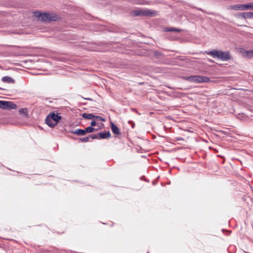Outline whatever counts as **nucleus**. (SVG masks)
I'll use <instances>...</instances> for the list:
<instances>
[{"mask_svg":"<svg viewBox=\"0 0 253 253\" xmlns=\"http://www.w3.org/2000/svg\"><path fill=\"white\" fill-rule=\"evenodd\" d=\"M207 53L213 58H216L222 61H228L231 59L230 51L224 52L219 50H213L207 52Z\"/></svg>","mask_w":253,"mask_h":253,"instance_id":"1","label":"nucleus"},{"mask_svg":"<svg viewBox=\"0 0 253 253\" xmlns=\"http://www.w3.org/2000/svg\"><path fill=\"white\" fill-rule=\"evenodd\" d=\"M34 14L42 21L49 22L57 20V17L52 13H41L40 11H36Z\"/></svg>","mask_w":253,"mask_h":253,"instance_id":"2","label":"nucleus"},{"mask_svg":"<svg viewBox=\"0 0 253 253\" xmlns=\"http://www.w3.org/2000/svg\"><path fill=\"white\" fill-rule=\"evenodd\" d=\"M182 79L184 80L194 82L196 83H208L211 80L210 78L202 76H191L189 77H183Z\"/></svg>","mask_w":253,"mask_h":253,"instance_id":"3","label":"nucleus"},{"mask_svg":"<svg viewBox=\"0 0 253 253\" xmlns=\"http://www.w3.org/2000/svg\"><path fill=\"white\" fill-rule=\"evenodd\" d=\"M229 8L234 10H245L248 9L253 10V2L248 3L247 4H235L230 6Z\"/></svg>","mask_w":253,"mask_h":253,"instance_id":"4","label":"nucleus"},{"mask_svg":"<svg viewBox=\"0 0 253 253\" xmlns=\"http://www.w3.org/2000/svg\"><path fill=\"white\" fill-rule=\"evenodd\" d=\"M17 106L11 101H0V108L4 109H16Z\"/></svg>","mask_w":253,"mask_h":253,"instance_id":"5","label":"nucleus"},{"mask_svg":"<svg viewBox=\"0 0 253 253\" xmlns=\"http://www.w3.org/2000/svg\"><path fill=\"white\" fill-rule=\"evenodd\" d=\"M61 117L58 114H55L54 113H50L47 117V121L49 122L50 120H52L56 125L61 120Z\"/></svg>","mask_w":253,"mask_h":253,"instance_id":"6","label":"nucleus"},{"mask_svg":"<svg viewBox=\"0 0 253 253\" xmlns=\"http://www.w3.org/2000/svg\"><path fill=\"white\" fill-rule=\"evenodd\" d=\"M239 51L245 57L250 58L253 57V49L246 50L244 48H240Z\"/></svg>","mask_w":253,"mask_h":253,"instance_id":"7","label":"nucleus"},{"mask_svg":"<svg viewBox=\"0 0 253 253\" xmlns=\"http://www.w3.org/2000/svg\"><path fill=\"white\" fill-rule=\"evenodd\" d=\"M111 136V133L109 131L106 132H99L98 133L99 139H107L110 138Z\"/></svg>","mask_w":253,"mask_h":253,"instance_id":"8","label":"nucleus"},{"mask_svg":"<svg viewBox=\"0 0 253 253\" xmlns=\"http://www.w3.org/2000/svg\"><path fill=\"white\" fill-rule=\"evenodd\" d=\"M1 81L7 84H14L15 83V80L12 78L8 76H4L2 78Z\"/></svg>","mask_w":253,"mask_h":253,"instance_id":"9","label":"nucleus"},{"mask_svg":"<svg viewBox=\"0 0 253 253\" xmlns=\"http://www.w3.org/2000/svg\"><path fill=\"white\" fill-rule=\"evenodd\" d=\"M111 129L113 133L116 135H119L121 133L119 128L113 123L111 124Z\"/></svg>","mask_w":253,"mask_h":253,"instance_id":"10","label":"nucleus"},{"mask_svg":"<svg viewBox=\"0 0 253 253\" xmlns=\"http://www.w3.org/2000/svg\"><path fill=\"white\" fill-rule=\"evenodd\" d=\"M153 13L154 12L149 9H141V16L152 15Z\"/></svg>","mask_w":253,"mask_h":253,"instance_id":"11","label":"nucleus"},{"mask_svg":"<svg viewBox=\"0 0 253 253\" xmlns=\"http://www.w3.org/2000/svg\"><path fill=\"white\" fill-rule=\"evenodd\" d=\"M241 16L244 19L253 18V12H244L241 14Z\"/></svg>","mask_w":253,"mask_h":253,"instance_id":"12","label":"nucleus"},{"mask_svg":"<svg viewBox=\"0 0 253 253\" xmlns=\"http://www.w3.org/2000/svg\"><path fill=\"white\" fill-rule=\"evenodd\" d=\"M72 133L78 135H84L85 134L84 129H78L75 131H72Z\"/></svg>","mask_w":253,"mask_h":253,"instance_id":"13","label":"nucleus"},{"mask_svg":"<svg viewBox=\"0 0 253 253\" xmlns=\"http://www.w3.org/2000/svg\"><path fill=\"white\" fill-rule=\"evenodd\" d=\"M82 117L85 119L92 120L94 119V115L92 114L84 113Z\"/></svg>","mask_w":253,"mask_h":253,"instance_id":"14","label":"nucleus"},{"mask_svg":"<svg viewBox=\"0 0 253 253\" xmlns=\"http://www.w3.org/2000/svg\"><path fill=\"white\" fill-rule=\"evenodd\" d=\"M19 113L20 114H23L25 116L28 117V110L27 108H22L19 110Z\"/></svg>","mask_w":253,"mask_h":253,"instance_id":"15","label":"nucleus"},{"mask_svg":"<svg viewBox=\"0 0 253 253\" xmlns=\"http://www.w3.org/2000/svg\"><path fill=\"white\" fill-rule=\"evenodd\" d=\"M141 9H135L131 12V15L134 16H141Z\"/></svg>","mask_w":253,"mask_h":253,"instance_id":"16","label":"nucleus"},{"mask_svg":"<svg viewBox=\"0 0 253 253\" xmlns=\"http://www.w3.org/2000/svg\"><path fill=\"white\" fill-rule=\"evenodd\" d=\"M45 122L46 124L50 127H54L56 126L55 124H54V122L52 120H50L49 122L47 121V118L45 119Z\"/></svg>","mask_w":253,"mask_h":253,"instance_id":"17","label":"nucleus"},{"mask_svg":"<svg viewBox=\"0 0 253 253\" xmlns=\"http://www.w3.org/2000/svg\"><path fill=\"white\" fill-rule=\"evenodd\" d=\"M166 31H169V32H180L181 31L180 29H176V28H166L165 29Z\"/></svg>","mask_w":253,"mask_h":253,"instance_id":"18","label":"nucleus"},{"mask_svg":"<svg viewBox=\"0 0 253 253\" xmlns=\"http://www.w3.org/2000/svg\"><path fill=\"white\" fill-rule=\"evenodd\" d=\"M85 130V133H91L93 132L95 130V128L92 127V126H88L87 127Z\"/></svg>","mask_w":253,"mask_h":253,"instance_id":"19","label":"nucleus"},{"mask_svg":"<svg viewBox=\"0 0 253 253\" xmlns=\"http://www.w3.org/2000/svg\"><path fill=\"white\" fill-rule=\"evenodd\" d=\"M89 136L80 138L79 139V141L82 142H86L89 141Z\"/></svg>","mask_w":253,"mask_h":253,"instance_id":"20","label":"nucleus"},{"mask_svg":"<svg viewBox=\"0 0 253 253\" xmlns=\"http://www.w3.org/2000/svg\"><path fill=\"white\" fill-rule=\"evenodd\" d=\"M94 119H95L97 121H101L102 122L105 121V120L104 119H103L102 117H101L100 116H95V115H94Z\"/></svg>","mask_w":253,"mask_h":253,"instance_id":"21","label":"nucleus"},{"mask_svg":"<svg viewBox=\"0 0 253 253\" xmlns=\"http://www.w3.org/2000/svg\"><path fill=\"white\" fill-rule=\"evenodd\" d=\"M89 138H91L92 139H99L98 138V134L95 135V134H91L89 136Z\"/></svg>","mask_w":253,"mask_h":253,"instance_id":"22","label":"nucleus"},{"mask_svg":"<svg viewBox=\"0 0 253 253\" xmlns=\"http://www.w3.org/2000/svg\"><path fill=\"white\" fill-rule=\"evenodd\" d=\"M178 140L184 141V139L182 137H176L174 141H178Z\"/></svg>","mask_w":253,"mask_h":253,"instance_id":"23","label":"nucleus"},{"mask_svg":"<svg viewBox=\"0 0 253 253\" xmlns=\"http://www.w3.org/2000/svg\"><path fill=\"white\" fill-rule=\"evenodd\" d=\"M96 122L95 121H92L91 122V126H96Z\"/></svg>","mask_w":253,"mask_h":253,"instance_id":"24","label":"nucleus"}]
</instances>
